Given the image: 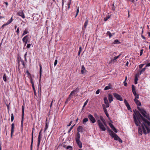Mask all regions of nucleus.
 Here are the masks:
<instances>
[{
  "label": "nucleus",
  "mask_w": 150,
  "mask_h": 150,
  "mask_svg": "<svg viewBox=\"0 0 150 150\" xmlns=\"http://www.w3.org/2000/svg\"><path fill=\"white\" fill-rule=\"evenodd\" d=\"M109 125L111 127V128L113 130L114 129H115V128L113 125L112 124L110 123H109Z\"/></svg>",
  "instance_id": "c85d7f7f"
},
{
  "label": "nucleus",
  "mask_w": 150,
  "mask_h": 150,
  "mask_svg": "<svg viewBox=\"0 0 150 150\" xmlns=\"http://www.w3.org/2000/svg\"><path fill=\"white\" fill-rule=\"evenodd\" d=\"M97 122L100 129L102 131H105L106 130V128L101 121L100 120H97Z\"/></svg>",
  "instance_id": "7ed1b4c3"
},
{
  "label": "nucleus",
  "mask_w": 150,
  "mask_h": 150,
  "mask_svg": "<svg viewBox=\"0 0 150 150\" xmlns=\"http://www.w3.org/2000/svg\"><path fill=\"white\" fill-rule=\"evenodd\" d=\"M76 142L77 144H78V145L79 146V147L80 148H81L82 147V143L80 141V140L76 141Z\"/></svg>",
  "instance_id": "5701e85b"
},
{
  "label": "nucleus",
  "mask_w": 150,
  "mask_h": 150,
  "mask_svg": "<svg viewBox=\"0 0 150 150\" xmlns=\"http://www.w3.org/2000/svg\"><path fill=\"white\" fill-rule=\"evenodd\" d=\"M32 87V88H33V90L34 91V94L35 95H36V91H35V86H33Z\"/></svg>",
  "instance_id": "c03bdc74"
},
{
  "label": "nucleus",
  "mask_w": 150,
  "mask_h": 150,
  "mask_svg": "<svg viewBox=\"0 0 150 150\" xmlns=\"http://www.w3.org/2000/svg\"><path fill=\"white\" fill-rule=\"evenodd\" d=\"M30 82H31V83L32 84V86H34V82L33 81V79L31 77H30Z\"/></svg>",
  "instance_id": "473e14b6"
},
{
  "label": "nucleus",
  "mask_w": 150,
  "mask_h": 150,
  "mask_svg": "<svg viewBox=\"0 0 150 150\" xmlns=\"http://www.w3.org/2000/svg\"><path fill=\"white\" fill-rule=\"evenodd\" d=\"M33 131L32 133V137H31V143L30 145V150H32L33 148V129L34 128H33Z\"/></svg>",
  "instance_id": "9d476101"
},
{
  "label": "nucleus",
  "mask_w": 150,
  "mask_h": 150,
  "mask_svg": "<svg viewBox=\"0 0 150 150\" xmlns=\"http://www.w3.org/2000/svg\"><path fill=\"white\" fill-rule=\"evenodd\" d=\"M80 137V135L79 132H77V134L76 135V141H77L78 140H79V139Z\"/></svg>",
  "instance_id": "4be33fe9"
},
{
  "label": "nucleus",
  "mask_w": 150,
  "mask_h": 150,
  "mask_svg": "<svg viewBox=\"0 0 150 150\" xmlns=\"http://www.w3.org/2000/svg\"><path fill=\"white\" fill-rule=\"evenodd\" d=\"M137 108L140 112H139V113H141L144 117L150 121V116L149 114L147 113L146 111L143 108H140L138 106L137 107Z\"/></svg>",
  "instance_id": "f03ea898"
},
{
  "label": "nucleus",
  "mask_w": 150,
  "mask_h": 150,
  "mask_svg": "<svg viewBox=\"0 0 150 150\" xmlns=\"http://www.w3.org/2000/svg\"><path fill=\"white\" fill-rule=\"evenodd\" d=\"M88 120V119L87 118H84L83 120V123L84 124L85 123L87 122Z\"/></svg>",
  "instance_id": "f704fd0d"
},
{
  "label": "nucleus",
  "mask_w": 150,
  "mask_h": 150,
  "mask_svg": "<svg viewBox=\"0 0 150 150\" xmlns=\"http://www.w3.org/2000/svg\"><path fill=\"white\" fill-rule=\"evenodd\" d=\"M144 65V64H140L139 66V69H142Z\"/></svg>",
  "instance_id": "8fccbe9b"
},
{
  "label": "nucleus",
  "mask_w": 150,
  "mask_h": 150,
  "mask_svg": "<svg viewBox=\"0 0 150 150\" xmlns=\"http://www.w3.org/2000/svg\"><path fill=\"white\" fill-rule=\"evenodd\" d=\"M146 69V67L143 68L140 71H139V72L137 74H138L139 75H140L142 73H143V72L145 71Z\"/></svg>",
  "instance_id": "b1692460"
},
{
  "label": "nucleus",
  "mask_w": 150,
  "mask_h": 150,
  "mask_svg": "<svg viewBox=\"0 0 150 150\" xmlns=\"http://www.w3.org/2000/svg\"><path fill=\"white\" fill-rule=\"evenodd\" d=\"M112 9L113 10V11H115V6H114V4H113V6H112Z\"/></svg>",
  "instance_id": "69168bd1"
},
{
  "label": "nucleus",
  "mask_w": 150,
  "mask_h": 150,
  "mask_svg": "<svg viewBox=\"0 0 150 150\" xmlns=\"http://www.w3.org/2000/svg\"><path fill=\"white\" fill-rule=\"evenodd\" d=\"M66 149L67 150H72V148L71 146H68L67 147Z\"/></svg>",
  "instance_id": "4c0bfd02"
},
{
  "label": "nucleus",
  "mask_w": 150,
  "mask_h": 150,
  "mask_svg": "<svg viewBox=\"0 0 150 150\" xmlns=\"http://www.w3.org/2000/svg\"><path fill=\"white\" fill-rule=\"evenodd\" d=\"M42 129H41L39 133V135L38 136V144H37V147L38 148L39 147V146H40V140H41V133L42 132Z\"/></svg>",
  "instance_id": "1a4fd4ad"
},
{
  "label": "nucleus",
  "mask_w": 150,
  "mask_h": 150,
  "mask_svg": "<svg viewBox=\"0 0 150 150\" xmlns=\"http://www.w3.org/2000/svg\"><path fill=\"white\" fill-rule=\"evenodd\" d=\"M137 74L135 77V79H134V84H137V81L138 80V79L137 77Z\"/></svg>",
  "instance_id": "a878e982"
},
{
  "label": "nucleus",
  "mask_w": 150,
  "mask_h": 150,
  "mask_svg": "<svg viewBox=\"0 0 150 150\" xmlns=\"http://www.w3.org/2000/svg\"><path fill=\"white\" fill-rule=\"evenodd\" d=\"M71 99V97H70L69 96V97L67 99V100L65 102V104H67V103L68 101L70 100Z\"/></svg>",
  "instance_id": "ea45409f"
},
{
  "label": "nucleus",
  "mask_w": 150,
  "mask_h": 150,
  "mask_svg": "<svg viewBox=\"0 0 150 150\" xmlns=\"http://www.w3.org/2000/svg\"><path fill=\"white\" fill-rule=\"evenodd\" d=\"M48 128V125H47V124H46V125H45V127L44 131V132H45V131Z\"/></svg>",
  "instance_id": "09e8293b"
},
{
  "label": "nucleus",
  "mask_w": 150,
  "mask_h": 150,
  "mask_svg": "<svg viewBox=\"0 0 150 150\" xmlns=\"http://www.w3.org/2000/svg\"><path fill=\"white\" fill-rule=\"evenodd\" d=\"M71 0H70V1L68 3V9H69L70 8V5L71 4Z\"/></svg>",
  "instance_id": "3c124183"
},
{
  "label": "nucleus",
  "mask_w": 150,
  "mask_h": 150,
  "mask_svg": "<svg viewBox=\"0 0 150 150\" xmlns=\"http://www.w3.org/2000/svg\"><path fill=\"white\" fill-rule=\"evenodd\" d=\"M82 50V48H81V47H80L79 48V51L78 53V55H80V53H81V52Z\"/></svg>",
  "instance_id": "37998d69"
},
{
  "label": "nucleus",
  "mask_w": 150,
  "mask_h": 150,
  "mask_svg": "<svg viewBox=\"0 0 150 150\" xmlns=\"http://www.w3.org/2000/svg\"><path fill=\"white\" fill-rule=\"evenodd\" d=\"M28 35H27L23 37V38L22 39V41L23 42H25V41H28Z\"/></svg>",
  "instance_id": "aec40b11"
},
{
  "label": "nucleus",
  "mask_w": 150,
  "mask_h": 150,
  "mask_svg": "<svg viewBox=\"0 0 150 150\" xmlns=\"http://www.w3.org/2000/svg\"><path fill=\"white\" fill-rule=\"evenodd\" d=\"M57 62H58V61L57 59H56L55 60L54 62V66H55L57 65Z\"/></svg>",
  "instance_id": "6e6d98bb"
},
{
  "label": "nucleus",
  "mask_w": 150,
  "mask_h": 150,
  "mask_svg": "<svg viewBox=\"0 0 150 150\" xmlns=\"http://www.w3.org/2000/svg\"><path fill=\"white\" fill-rule=\"evenodd\" d=\"M121 55L120 54L118 56L116 57H114V59H112L111 60V62H112L113 61H114V60H116L117 59H118L119 57Z\"/></svg>",
  "instance_id": "c756f323"
},
{
  "label": "nucleus",
  "mask_w": 150,
  "mask_h": 150,
  "mask_svg": "<svg viewBox=\"0 0 150 150\" xmlns=\"http://www.w3.org/2000/svg\"><path fill=\"white\" fill-rule=\"evenodd\" d=\"M100 93V90L98 89V90L96 92V94H98Z\"/></svg>",
  "instance_id": "680f3d73"
},
{
  "label": "nucleus",
  "mask_w": 150,
  "mask_h": 150,
  "mask_svg": "<svg viewBox=\"0 0 150 150\" xmlns=\"http://www.w3.org/2000/svg\"><path fill=\"white\" fill-rule=\"evenodd\" d=\"M76 93V92H73L72 93V91L71 92V93H70V95H69V96L70 97H71V96L72 95H74L75 94V93Z\"/></svg>",
  "instance_id": "864d4df0"
},
{
  "label": "nucleus",
  "mask_w": 150,
  "mask_h": 150,
  "mask_svg": "<svg viewBox=\"0 0 150 150\" xmlns=\"http://www.w3.org/2000/svg\"><path fill=\"white\" fill-rule=\"evenodd\" d=\"M75 124H74V125H73V126H72L70 127V129H69V131H68V133H69L71 131V129H73V127L75 126Z\"/></svg>",
  "instance_id": "a18cd8bd"
},
{
  "label": "nucleus",
  "mask_w": 150,
  "mask_h": 150,
  "mask_svg": "<svg viewBox=\"0 0 150 150\" xmlns=\"http://www.w3.org/2000/svg\"><path fill=\"white\" fill-rule=\"evenodd\" d=\"M102 107L103 108V110L105 112L107 111V109H106V108L105 107V105L104 104H103L102 105Z\"/></svg>",
  "instance_id": "2f4dec72"
},
{
  "label": "nucleus",
  "mask_w": 150,
  "mask_h": 150,
  "mask_svg": "<svg viewBox=\"0 0 150 150\" xmlns=\"http://www.w3.org/2000/svg\"><path fill=\"white\" fill-rule=\"evenodd\" d=\"M88 19H86V21L84 23V28H83L82 30H85L86 29V26L88 24Z\"/></svg>",
  "instance_id": "412c9836"
},
{
  "label": "nucleus",
  "mask_w": 150,
  "mask_h": 150,
  "mask_svg": "<svg viewBox=\"0 0 150 150\" xmlns=\"http://www.w3.org/2000/svg\"><path fill=\"white\" fill-rule=\"evenodd\" d=\"M16 32L17 33V35H19V28L17 29Z\"/></svg>",
  "instance_id": "603ef678"
},
{
  "label": "nucleus",
  "mask_w": 150,
  "mask_h": 150,
  "mask_svg": "<svg viewBox=\"0 0 150 150\" xmlns=\"http://www.w3.org/2000/svg\"><path fill=\"white\" fill-rule=\"evenodd\" d=\"M114 44H118L120 43V42L118 40H115L114 42Z\"/></svg>",
  "instance_id": "a19ab883"
},
{
  "label": "nucleus",
  "mask_w": 150,
  "mask_h": 150,
  "mask_svg": "<svg viewBox=\"0 0 150 150\" xmlns=\"http://www.w3.org/2000/svg\"><path fill=\"white\" fill-rule=\"evenodd\" d=\"M107 130L108 132L110 135L111 134H112L113 132L110 129L108 126H107Z\"/></svg>",
  "instance_id": "393cba45"
},
{
  "label": "nucleus",
  "mask_w": 150,
  "mask_h": 150,
  "mask_svg": "<svg viewBox=\"0 0 150 150\" xmlns=\"http://www.w3.org/2000/svg\"><path fill=\"white\" fill-rule=\"evenodd\" d=\"M106 34L107 35H108L109 36V37L110 38L112 37V35L109 31H108L106 33Z\"/></svg>",
  "instance_id": "72a5a7b5"
},
{
  "label": "nucleus",
  "mask_w": 150,
  "mask_h": 150,
  "mask_svg": "<svg viewBox=\"0 0 150 150\" xmlns=\"http://www.w3.org/2000/svg\"><path fill=\"white\" fill-rule=\"evenodd\" d=\"M13 19H12V17H11V18L6 23L8 25L9 24H10L13 21Z\"/></svg>",
  "instance_id": "c9c22d12"
},
{
  "label": "nucleus",
  "mask_w": 150,
  "mask_h": 150,
  "mask_svg": "<svg viewBox=\"0 0 150 150\" xmlns=\"http://www.w3.org/2000/svg\"><path fill=\"white\" fill-rule=\"evenodd\" d=\"M114 97L116 98L117 100L120 101H122L123 99L121 96L116 93H113Z\"/></svg>",
  "instance_id": "0eeeda50"
},
{
  "label": "nucleus",
  "mask_w": 150,
  "mask_h": 150,
  "mask_svg": "<svg viewBox=\"0 0 150 150\" xmlns=\"http://www.w3.org/2000/svg\"><path fill=\"white\" fill-rule=\"evenodd\" d=\"M8 25L6 23L5 24H3L1 26V28H3L4 27V26H6V25Z\"/></svg>",
  "instance_id": "338daca9"
},
{
  "label": "nucleus",
  "mask_w": 150,
  "mask_h": 150,
  "mask_svg": "<svg viewBox=\"0 0 150 150\" xmlns=\"http://www.w3.org/2000/svg\"><path fill=\"white\" fill-rule=\"evenodd\" d=\"M140 124L141 125L142 123L141 124H139V125L138 126L139 127H138V130L139 134V135L141 136L142 135V128L141 127L140 125H139Z\"/></svg>",
  "instance_id": "ddd939ff"
},
{
  "label": "nucleus",
  "mask_w": 150,
  "mask_h": 150,
  "mask_svg": "<svg viewBox=\"0 0 150 150\" xmlns=\"http://www.w3.org/2000/svg\"><path fill=\"white\" fill-rule=\"evenodd\" d=\"M88 117L90 120L91 121L92 123H94L96 122V120L95 118L91 114H89L88 116Z\"/></svg>",
  "instance_id": "6e6552de"
},
{
  "label": "nucleus",
  "mask_w": 150,
  "mask_h": 150,
  "mask_svg": "<svg viewBox=\"0 0 150 150\" xmlns=\"http://www.w3.org/2000/svg\"><path fill=\"white\" fill-rule=\"evenodd\" d=\"M103 100H104V103L105 104L109 103V102L107 97H105L104 98Z\"/></svg>",
  "instance_id": "cd10ccee"
},
{
  "label": "nucleus",
  "mask_w": 150,
  "mask_h": 150,
  "mask_svg": "<svg viewBox=\"0 0 150 150\" xmlns=\"http://www.w3.org/2000/svg\"><path fill=\"white\" fill-rule=\"evenodd\" d=\"M24 106L23 105L22 108V116H21V127L23 129V122L24 120Z\"/></svg>",
  "instance_id": "39448f33"
},
{
  "label": "nucleus",
  "mask_w": 150,
  "mask_h": 150,
  "mask_svg": "<svg viewBox=\"0 0 150 150\" xmlns=\"http://www.w3.org/2000/svg\"><path fill=\"white\" fill-rule=\"evenodd\" d=\"M14 120V116L13 113H12L11 115V121L12 122Z\"/></svg>",
  "instance_id": "de8ad7c7"
},
{
  "label": "nucleus",
  "mask_w": 150,
  "mask_h": 150,
  "mask_svg": "<svg viewBox=\"0 0 150 150\" xmlns=\"http://www.w3.org/2000/svg\"><path fill=\"white\" fill-rule=\"evenodd\" d=\"M100 118L102 121V122H104L105 121V120L104 119H103V116L101 115L100 116Z\"/></svg>",
  "instance_id": "58836bf2"
},
{
  "label": "nucleus",
  "mask_w": 150,
  "mask_h": 150,
  "mask_svg": "<svg viewBox=\"0 0 150 150\" xmlns=\"http://www.w3.org/2000/svg\"><path fill=\"white\" fill-rule=\"evenodd\" d=\"M55 101V100H52V102H51V104L50 105V107H51L52 106V103H53V102H54Z\"/></svg>",
  "instance_id": "052dcab7"
},
{
  "label": "nucleus",
  "mask_w": 150,
  "mask_h": 150,
  "mask_svg": "<svg viewBox=\"0 0 150 150\" xmlns=\"http://www.w3.org/2000/svg\"><path fill=\"white\" fill-rule=\"evenodd\" d=\"M6 78L7 76H6V75L5 74H4L3 76V80L5 82H6Z\"/></svg>",
  "instance_id": "e433bc0d"
},
{
  "label": "nucleus",
  "mask_w": 150,
  "mask_h": 150,
  "mask_svg": "<svg viewBox=\"0 0 150 150\" xmlns=\"http://www.w3.org/2000/svg\"><path fill=\"white\" fill-rule=\"evenodd\" d=\"M79 7H78V9L76 11V16H75V17H76L77 16V15H78V14L79 12Z\"/></svg>",
  "instance_id": "5fc2aeb1"
},
{
  "label": "nucleus",
  "mask_w": 150,
  "mask_h": 150,
  "mask_svg": "<svg viewBox=\"0 0 150 150\" xmlns=\"http://www.w3.org/2000/svg\"><path fill=\"white\" fill-rule=\"evenodd\" d=\"M21 62H22V64L23 65V66L24 67L25 66V64H24V61L23 60H21Z\"/></svg>",
  "instance_id": "4d7b16f0"
},
{
  "label": "nucleus",
  "mask_w": 150,
  "mask_h": 150,
  "mask_svg": "<svg viewBox=\"0 0 150 150\" xmlns=\"http://www.w3.org/2000/svg\"><path fill=\"white\" fill-rule=\"evenodd\" d=\"M108 98L110 103H111L113 101V97L111 94H109L108 95Z\"/></svg>",
  "instance_id": "9b49d317"
},
{
  "label": "nucleus",
  "mask_w": 150,
  "mask_h": 150,
  "mask_svg": "<svg viewBox=\"0 0 150 150\" xmlns=\"http://www.w3.org/2000/svg\"><path fill=\"white\" fill-rule=\"evenodd\" d=\"M124 103L127 108V109L129 110L131 109V108L130 107L129 104L128 103L127 100L126 99L124 100Z\"/></svg>",
  "instance_id": "f8f14e48"
},
{
  "label": "nucleus",
  "mask_w": 150,
  "mask_h": 150,
  "mask_svg": "<svg viewBox=\"0 0 150 150\" xmlns=\"http://www.w3.org/2000/svg\"><path fill=\"white\" fill-rule=\"evenodd\" d=\"M109 106H110V105H109V103H108V104H105V107H106V108H108L109 107Z\"/></svg>",
  "instance_id": "0e129e2a"
},
{
  "label": "nucleus",
  "mask_w": 150,
  "mask_h": 150,
  "mask_svg": "<svg viewBox=\"0 0 150 150\" xmlns=\"http://www.w3.org/2000/svg\"><path fill=\"white\" fill-rule=\"evenodd\" d=\"M110 18V16H108L106 17L105 18H104V20L105 21H106Z\"/></svg>",
  "instance_id": "79ce46f5"
},
{
  "label": "nucleus",
  "mask_w": 150,
  "mask_h": 150,
  "mask_svg": "<svg viewBox=\"0 0 150 150\" xmlns=\"http://www.w3.org/2000/svg\"><path fill=\"white\" fill-rule=\"evenodd\" d=\"M77 129V131L78 132H83V128L81 126H79Z\"/></svg>",
  "instance_id": "6ab92c4d"
},
{
  "label": "nucleus",
  "mask_w": 150,
  "mask_h": 150,
  "mask_svg": "<svg viewBox=\"0 0 150 150\" xmlns=\"http://www.w3.org/2000/svg\"><path fill=\"white\" fill-rule=\"evenodd\" d=\"M79 90V88L77 87L74 90L72 91V93L73 92H76V93L78 92Z\"/></svg>",
  "instance_id": "7c9ffc66"
},
{
  "label": "nucleus",
  "mask_w": 150,
  "mask_h": 150,
  "mask_svg": "<svg viewBox=\"0 0 150 150\" xmlns=\"http://www.w3.org/2000/svg\"><path fill=\"white\" fill-rule=\"evenodd\" d=\"M132 93L135 97L134 99H137L139 98V95L136 93L135 89V86L133 85H132Z\"/></svg>",
  "instance_id": "423d86ee"
},
{
  "label": "nucleus",
  "mask_w": 150,
  "mask_h": 150,
  "mask_svg": "<svg viewBox=\"0 0 150 150\" xmlns=\"http://www.w3.org/2000/svg\"><path fill=\"white\" fill-rule=\"evenodd\" d=\"M150 66V63L146 64V67H148Z\"/></svg>",
  "instance_id": "774afa93"
},
{
  "label": "nucleus",
  "mask_w": 150,
  "mask_h": 150,
  "mask_svg": "<svg viewBox=\"0 0 150 150\" xmlns=\"http://www.w3.org/2000/svg\"><path fill=\"white\" fill-rule=\"evenodd\" d=\"M42 67L41 65H40V81L41 79V76L42 74Z\"/></svg>",
  "instance_id": "bb28decb"
},
{
  "label": "nucleus",
  "mask_w": 150,
  "mask_h": 150,
  "mask_svg": "<svg viewBox=\"0 0 150 150\" xmlns=\"http://www.w3.org/2000/svg\"><path fill=\"white\" fill-rule=\"evenodd\" d=\"M143 50H141L140 51V56H141L143 54Z\"/></svg>",
  "instance_id": "e2e57ef3"
},
{
  "label": "nucleus",
  "mask_w": 150,
  "mask_h": 150,
  "mask_svg": "<svg viewBox=\"0 0 150 150\" xmlns=\"http://www.w3.org/2000/svg\"><path fill=\"white\" fill-rule=\"evenodd\" d=\"M134 101L136 104L137 106H140L141 105V104L139 100L136 99H134Z\"/></svg>",
  "instance_id": "f3484780"
},
{
  "label": "nucleus",
  "mask_w": 150,
  "mask_h": 150,
  "mask_svg": "<svg viewBox=\"0 0 150 150\" xmlns=\"http://www.w3.org/2000/svg\"><path fill=\"white\" fill-rule=\"evenodd\" d=\"M31 46V45L30 44H28L27 46V47L28 48H30Z\"/></svg>",
  "instance_id": "bf43d9fd"
},
{
  "label": "nucleus",
  "mask_w": 150,
  "mask_h": 150,
  "mask_svg": "<svg viewBox=\"0 0 150 150\" xmlns=\"http://www.w3.org/2000/svg\"><path fill=\"white\" fill-rule=\"evenodd\" d=\"M87 71L84 67V65H83L81 66V72L82 74H84Z\"/></svg>",
  "instance_id": "4468645a"
},
{
  "label": "nucleus",
  "mask_w": 150,
  "mask_h": 150,
  "mask_svg": "<svg viewBox=\"0 0 150 150\" xmlns=\"http://www.w3.org/2000/svg\"><path fill=\"white\" fill-rule=\"evenodd\" d=\"M88 100H86V101L84 103V106H86V105H87L88 102Z\"/></svg>",
  "instance_id": "13d9d810"
},
{
  "label": "nucleus",
  "mask_w": 150,
  "mask_h": 150,
  "mask_svg": "<svg viewBox=\"0 0 150 150\" xmlns=\"http://www.w3.org/2000/svg\"><path fill=\"white\" fill-rule=\"evenodd\" d=\"M110 136L112 138H113L115 140H118L119 142L121 143H122V140L116 134L113 132L112 134H111Z\"/></svg>",
  "instance_id": "20e7f679"
},
{
  "label": "nucleus",
  "mask_w": 150,
  "mask_h": 150,
  "mask_svg": "<svg viewBox=\"0 0 150 150\" xmlns=\"http://www.w3.org/2000/svg\"><path fill=\"white\" fill-rule=\"evenodd\" d=\"M134 114H133L134 120L137 126L139 125V124H141V127L143 129V133L146 134L150 132V129L147 125L150 126V122L147 121L146 119L140 114L138 111L136 112L134 110Z\"/></svg>",
  "instance_id": "f257e3e1"
},
{
  "label": "nucleus",
  "mask_w": 150,
  "mask_h": 150,
  "mask_svg": "<svg viewBox=\"0 0 150 150\" xmlns=\"http://www.w3.org/2000/svg\"><path fill=\"white\" fill-rule=\"evenodd\" d=\"M14 124L13 123L11 124V137H12V135L14 132Z\"/></svg>",
  "instance_id": "2eb2a0df"
},
{
  "label": "nucleus",
  "mask_w": 150,
  "mask_h": 150,
  "mask_svg": "<svg viewBox=\"0 0 150 150\" xmlns=\"http://www.w3.org/2000/svg\"><path fill=\"white\" fill-rule=\"evenodd\" d=\"M23 33L25 34H26L28 33L27 29H26L25 30L23 31Z\"/></svg>",
  "instance_id": "49530a36"
},
{
  "label": "nucleus",
  "mask_w": 150,
  "mask_h": 150,
  "mask_svg": "<svg viewBox=\"0 0 150 150\" xmlns=\"http://www.w3.org/2000/svg\"><path fill=\"white\" fill-rule=\"evenodd\" d=\"M18 14L19 16L23 18H25L24 13L22 11H20L18 13Z\"/></svg>",
  "instance_id": "dca6fc26"
},
{
  "label": "nucleus",
  "mask_w": 150,
  "mask_h": 150,
  "mask_svg": "<svg viewBox=\"0 0 150 150\" xmlns=\"http://www.w3.org/2000/svg\"><path fill=\"white\" fill-rule=\"evenodd\" d=\"M112 87V85L111 83H109L108 84V86H106L105 87L104 90H108L111 88Z\"/></svg>",
  "instance_id": "a211bd4d"
}]
</instances>
